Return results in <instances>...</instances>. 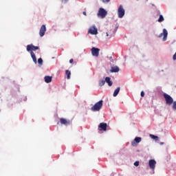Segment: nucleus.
<instances>
[{
  "label": "nucleus",
  "instance_id": "nucleus-1",
  "mask_svg": "<svg viewBox=\"0 0 176 176\" xmlns=\"http://www.w3.org/2000/svg\"><path fill=\"white\" fill-rule=\"evenodd\" d=\"M38 50H39V47L34 46L32 44L27 45L26 50H27V52H30L31 57H32L34 64H36V63H37V61H36V56H35V54L32 51Z\"/></svg>",
  "mask_w": 176,
  "mask_h": 176
},
{
  "label": "nucleus",
  "instance_id": "nucleus-2",
  "mask_svg": "<svg viewBox=\"0 0 176 176\" xmlns=\"http://www.w3.org/2000/svg\"><path fill=\"white\" fill-rule=\"evenodd\" d=\"M103 100H100L99 102H96L91 108V110L93 112H98V111H100L101 109V108H102V105H103Z\"/></svg>",
  "mask_w": 176,
  "mask_h": 176
},
{
  "label": "nucleus",
  "instance_id": "nucleus-3",
  "mask_svg": "<svg viewBox=\"0 0 176 176\" xmlns=\"http://www.w3.org/2000/svg\"><path fill=\"white\" fill-rule=\"evenodd\" d=\"M107 14L108 12H107V10L102 8H100L98 12V16L100 17V19H105Z\"/></svg>",
  "mask_w": 176,
  "mask_h": 176
},
{
  "label": "nucleus",
  "instance_id": "nucleus-4",
  "mask_svg": "<svg viewBox=\"0 0 176 176\" xmlns=\"http://www.w3.org/2000/svg\"><path fill=\"white\" fill-rule=\"evenodd\" d=\"M164 98L166 100L167 105H171V104H173L174 102V100L170 96V95L167 94H164Z\"/></svg>",
  "mask_w": 176,
  "mask_h": 176
},
{
  "label": "nucleus",
  "instance_id": "nucleus-5",
  "mask_svg": "<svg viewBox=\"0 0 176 176\" xmlns=\"http://www.w3.org/2000/svg\"><path fill=\"white\" fill-rule=\"evenodd\" d=\"M168 35V32H167V30L164 29L163 32L161 33L159 36L158 38H162V36H164L162 38L163 42H166L167 41V36Z\"/></svg>",
  "mask_w": 176,
  "mask_h": 176
},
{
  "label": "nucleus",
  "instance_id": "nucleus-6",
  "mask_svg": "<svg viewBox=\"0 0 176 176\" xmlns=\"http://www.w3.org/2000/svg\"><path fill=\"white\" fill-rule=\"evenodd\" d=\"M118 28H119V25L116 23L115 25V29L113 30V31L110 30V32H107L106 36H109V38H112V36L115 35V32H116V30H118Z\"/></svg>",
  "mask_w": 176,
  "mask_h": 176
},
{
  "label": "nucleus",
  "instance_id": "nucleus-7",
  "mask_svg": "<svg viewBox=\"0 0 176 176\" xmlns=\"http://www.w3.org/2000/svg\"><path fill=\"white\" fill-rule=\"evenodd\" d=\"M118 14L120 19H122L123 16H124V8H123V6L120 5L118 10Z\"/></svg>",
  "mask_w": 176,
  "mask_h": 176
},
{
  "label": "nucleus",
  "instance_id": "nucleus-8",
  "mask_svg": "<svg viewBox=\"0 0 176 176\" xmlns=\"http://www.w3.org/2000/svg\"><path fill=\"white\" fill-rule=\"evenodd\" d=\"M91 54L94 57H98L100 56V49L96 47H92L91 49Z\"/></svg>",
  "mask_w": 176,
  "mask_h": 176
},
{
  "label": "nucleus",
  "instance_id": "nucleus-9",
  "mask_svg": "<svg viewBox=\"0 0 176 176\" xmlns=\"http://www.w3.org/2000/svg\"><path fill=\"white\" fill-rule=\"evenodd\" d=\"M107 127H108V125L105 122H101L99 126V131H107Z\"/></svg>",
  "mask_w": 176,
  "mask_h": 176
},
{
  "label": "nucleus",
  "instance_id": "nucleus-10",
  "mask_svg": "<svg viewBox=\"0 0 176 176\" xmlns=\"http://www.w3.org/2000/svg\"><path fill=\"white\" fill-rule=\"evenodd\" d=\"M60 123L64 124V126H69L71 124V120L65 118H60Z\"/></svg>",
  "mask_w": 176,
  "mask_h": 176
},
{
  "label": "nucleus",
  "instance_id": "nucleus-11",
  "mask_svg": "<svg viewBox=\"0 0 176 176\" xmlns=\"http://www.w3.org/2000/svg\"><path fill=\"white\" fill-rule=\"evenodd\" d=\"M142 140V138L140 137H136L133 141L131 142L132 146H137V144H140L141 141Z\"/></svg>",
  "mask_w": 176,
  "mask_h": 176
},
{
  "label": "nucleus",
  "instance_id": "nucleus-12",
  "mask_svg": "<svg viewBox=\"0 0 176 176\" xmlns=\"http://www.w3.org/2000/svg\"><path fill=\"white\" fill-rule=\"evenodd\" d=\"M89 34H91L92 35H97L98 34V31L97 30V28L95 26H92L89 30Z\"/></svg>",
  "mask_w": 176,
  "mask_h": 176
},
{
  "label": "nucleus",
  "instance_id": "nucleus-13",
  "mask_svg": "<svg viewBox=\"0 0 176 176\" xmlns=\"http://www.w3.org/2000/svg\"><path fill=\"white\" fill-rule=\"evenodd\" d=\"M148 166L152 170H155L156 167V161L155 160H150L148 161Z\"/></svg>",
  "mask_w": 176,
  "mask_h": 176
},
{
  "label": "nucleus",
  "instance_id": "nucleus-14",
  "mask_svg": "<svg viewBox=\"0 0 176 176\" xmlns=\"http://www.w3.org/2000/svg\"><path fill=\"white\" fill-rule=\"evenodd\" d=\"M46 32V25H43L40 28L39 35L40 36H44L45 33Z\"/></svg>",
  "mask_w": 176,
  "mask_h": 176
},
{
  "label": "nucleus",
  "instance_id": "nucleus-15",
  "mask_svg": "<svg viewBox=\"0 0 176 176\" xmlns=\"http://www.w3.org/2000/svg\"><path fill=\"white\" fill-rule=\"evenodd\" d=\"M53 79V77L50 76H45L44 77V80L45 82V83H50V82H52Z\"/></svg>",
  "mask_w": 176,
  "mask_h": 176
},
{
  "label": "nucleus",
  "instance_id": "nucleus-16",
  "mask_svg": "<svg viewBox=\"0 0 176 176\" xmlns=\"http://www.w3.org/2000/svg\"><path fill=\"white\" fill-rule=\"evenodd\" d=\"M120 69L118 66L112 67L111 69V72H119Z\"/></svg>",
  "mask_w": 176,
  "mask_h": 176
},
{
  "label": "nucleus",
  "instance_id": "nucleus-17",
  "mask_svg": "<svg viewBox=\"0 0 176 176\" xmlns=\"http://www.w3.org/2000/svg\"><path fill=\"white\" fill-rule=\"evenodd\" d=\"M104 81L107 82V83H108L109 86H112L113 82H112V81L111 80V78H109V77H106Z\"/></svg>",
  "mask_w": 176,
  "mask_h": 176
},
{
  "label": "nucleus",
  "instance_id": "nucleus-18",
  "mask_svg": "<svg viewBox=\"0 0 176 176\" xmlns=\"http://www.w3.org/2000/svg\"><path fill=\"white\" fill-rule=\"evenodd\" d=\"M119 91H120V87H117L116 89L113 92V97H116V96H118L119 94Z\"/></svg>",
  "mask_w": 176,
  "mask_h": 176
},
{
  "label": "nucleus",
  "instance_id": "nucleus-19",
  "mask_svg": "<svg viewBox=\"0 0 176 176\" xmlns=\"http://www.w3.org/2000/svg\"><path fill=\"white\" fill-rule=\"evenodd\" d=\"M65 75L67 76V79H71V71L66 70Z\"/></svg>",
  "mask_w": 176,
  "mask_h": 176
},
{
  "label": "nucleus",
  "instance_id": "nucleus-20",
  "mask_svg": "<svg viewBox=\"0 0 176 176\" xmlns=\"http://www.w3.org/2000/svg\"><path fill=\"white\" fill-rule=\"evenodd\" d=\"M157 21H159V23H162V21H164V18L163 17V15H160V18L158 19Z\"/></svg>",
  "mask_w": 176,
  "mask_h": 176
},
{
  "label": "nucleus",
  "instance_id": "nucleus-21",
  "mask_svg": "<svg viewBox=\"0 0 176 176\" xmlns=\"http://www.w3.org/2000/svg\"><path fill=\"white\" fill-rule=\"evenodd\" d=\"M104 85H105V80H102L99 82V86L102 87L104 86Z\"/></svg>",
  "mask_w": 176,
  "mask_h": 176
},
{
  "label": "nucleus",
  "instance_id": "nucleus-22",
  "mask_svg": "<svg viewBox=\"0 0 176 176\" xmlns=\"http://www.w3.org/2000/svg\"><path fill=\"white\" fill-rule=\"evenodd\" d=\"M150 137H151V138H152L153 140H158V138H159L157 136H156V135H152V134L150 135Z\"/></svg>",
  "mask_w": 176,
  "mask_h": 176
},
{
  "label": "nucleus",
  "instance_id": "nucleus-23",
  "mask_svg": "<svg viewBox=\"0 0 176 176\" xmlns=\"http://www.w3.org/2000/svg\"><path fill=\"white\" fill-rule=\"evenodd\" d=\"M38 64H40V65H42V64H43V60L42 59V58H39L38 59Z\"/></svg>",
  "mask_w": 176,
  "mask_h": 176
},
{
  "label": "nucleus",
  "instance_id": "nucleus-24",
  "mask_svg": "<svg viewBox=\"0 0 176 176\" xmlns=\"http://www.w3.org/2000/svg\"><path fill=\"white\" fill-rule=\"evenodd\" d=\"M134 166H135V167H138L140 166V162L138 161L135 162Z\"/></svg>",
  "mask_w": 176,
  "mask_h": 176
},
{
  "label": "nucleus",
  "instance_id": "nucleus-25",
  "mask_svg": "<svg viewBox=\"0 0 176 176\" xmlns=\"http://www.w3.org/2000/svg\"><path fill=\"white\" fill-rule=\"evenodd\" d=\"M102 2H103V3H108L109 2H111V0H102Z\"/></svg>",
  "mask_w": 176,
  "mask_h": 176
},
{
  "label": "nucleus",
  "instance_id": "nucleus-26",
  "mask_svg": "<svg viewBox=\"0 0 176 176\" xmlns=\"http://www.w3.org/2000/svg\"><path fill=\"white\" fill-rule=\"evenodd\" d=\"M173 109L176 110V102H173Z\"/></svg>",
  "mask_w": 176,
  "mask_h": 176
},
{
  "label": "nucleus",
  "instance_id": "nucleus-27",
  "mask_svg": "<svg viewBox=\"0 0 176 176\" xmlns=\"http://www.w3.org/2000/svg\"><path fill=\"white\" fill-rule=\"evenodd\" d=\"M173 60L174 61H175V60H176V52L175 53V54H174L173 56Z\"/></svg>",
  "mask_w": 176,
  "mask_h": 176
},
{
  "label": "nucleus",
  "instance_id": "nucleus-28",
  "mask_svg": "<svg viewBox=\"0 0 176 176\" xmlns=\"http://www.w3.org/2000/svg\"><path fill=\"white\" fill-rule=\"evenodd\" d=\"M141 97H144L145 96V94L144 93V91H142L140 94Z\"/></svg>",
  "mask_w": 176,
  "mask_h": 176
},
{
  "label": "nucleus",
  "instance_id": "nucleus-29",
  "mask_svg": "<svg viewBox=\"0 0 176 176\" xmlns=\"http://www.w3.org/2000/svg\"><path fill=\"white\" fill-rule=\"evenodd\" d=\"M69 63H70V64H72V63H74V59H70Z\"/></svg>",
  "mask_w": 176,
  "mask_h": 176
},
{
  "label": "nucleus",
  "instance_id": "nucleus-30",
  "mask_svg": "<svg viewBox=\"0 0 176 176\" xmlns=\"http://www.w3.org/2000/svg\"><path fill=\"white\" fill-rule=\"evenodd\" d=\"M82 14H84V16H87V14L86 13V11H84V12H82Z\"/></svg>",
  "mask_w": 176,
  "mask_h": 176
},
{
  "label": "nucleus",
  "instance_id": "nucleus-31",
  "mask_svg": "<svg viewBox=\"0 0 176 176\" xmlns=\"http://www.w3.org/2000/svg\"><path fill=\"white\" fill-rule=\"evenodd\" d=\"M164 143V142H161L160 143V145H163Z\"/></svg>",
  "mask_w": 176,
  "mask_h": 176
},
{
  "label": "nucleus",
  "instance_id": "nucleus-32",
  "mask_svg": "<svg viewBox=\"0 0 176 176\" xmlns=\"http://www.w3.org/2000/svg\"><path fill=\"white\" fill-rule=\"evenodd\" d=\"M65 1H66V2L68 1V0H65Z\"/></svg>",
  "mask_w": 176,
  "mask_h": 176
}]
</instances>
